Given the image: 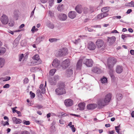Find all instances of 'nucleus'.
Masks as SVG:
<instances>
[{"instance_id":"nucleus-1","label":"nucleus","mask_w":134,"mask_h":134,"mask_svg":"<svg viewBox=\"0 0 134 134\" xmlns=\"http://www.w3.org/2000/svg\"><path fill=\"white\" fill-rule=\"evenodd\" d=\"M82 62L88 67H91L93 65V61L91 59L82 57L80 59L77 63L76 67L77 69H81Z\"/></svg>"},{"instance_id":"nucleus-2","label":"nucleus","mask_w":134,"mask_h":134,"mask_svg":"<svg viewBox=\"0 0 134 134\" xmlns=\"http://www.w3.org/2000/svg\"><path fill=\"white\" fill-rule=\"evenodd\" d=\"M65 84L64 83H59V87L55 89V91L56 94L59 95L65 94L66 93L65 89Z\"/></svg>"},{"instance_id":"nucleus-3","label":"nucleus","mask_w":134,"mask_h":134,"mask_svg":"<svg viewBox=\"0 0 134 134\" xmlns=\"http://www.w3.org/2000/svg\"><path fill=\"white\" fill-rule=\"evenodd\" d=\"M117 62L116 59L114 57H110L107 61V66L109 70H113V67Z\"/></svg>"},{"instance_id":"nucleus-4","label":"nucleus","mask_w":134,"mask_h":134,"mask_svg":"<svg viewBox=\"0 0 134 134\" xmlns=\"http://www.w3.org/2000/svg\"><path fill=\"white\" fill-rule=\"evenodd\" d=\"M33 60L31 62V64L32 65H36L39 64H41L42 61L40 58L38 54H36L32 58Z\"/></svg>"},{"instance_id":"nucleus-5","label":"nucleus","mask_w":134,"mask_h":134,"mask_svg":"<svg viewBox=\"0 0 134 134\" xmlns=\"http://www.w3.org/2000/svg\"><path fill=\"white\" fill-rule=\"evenodd\" d=\"M58 56H64L68 54V49L66 48H63L60 49L57 52Z\"/></svg>"},{"instance_id":"nucleus-6","label":"nucleus","mask_w":134,"mask_h":134,"mask_svg":"<svg viewBox=\"0 0 134 134\" xmlns=\"http://www.w3.org/2000/svg\"><path fill=\"white\" fill-rule=\"evenodd\" d=\"M112 94L109 93L107 94L105 96L104 99V101L105 103H107L110 102L111 99Z\"/></svg>"},{"instance_id":"nucleus-7","label":"nucleus","mask_w":134,"mask_h":134,"mask_svg":"<svg viewBox=\"0 0 134 134\" xmlns=\"http://www.w3.org/2000/svg\"><path fill=\"white\" fill-rule=\"evenodd\" d=\"M87 47L90 50H94L96 48L95 44L92 41H90L88 43Z\"/></svg>"},{"instance_id":"nucleus-8","label":"nucleus","mask_w":134,"mask_h":134,"mask_svg":"<svg viewBox=\"0 0 134 134\" xmlns=\"http://www.w3.org/2000/svg\"><path fill=\"white\" fill-rule=\"evenodd\" d=\"M1 20L3 24H7L8 22V17L6 15L3 14L1 16Z\"/></svg>"},{"instance_id":"nucleus-9","label":"nucleus","mask_w":134,"mask_h":134,"mask_svg":"<svg viewBox=\"0 0 134 134\" xmlns=\"http://www.w3.org/2000/svg\"><path fill=\"white\" fill-rule=\"evenodd\" d=\"M64 103L65 105L67 107L71 106L73 104V100L70 99H65L64 101Z\"/></svg>"},{"instance_id":"nucleus-10","label":"nucleus","mask_w":134,"mask_h":134,"mask_svg":"<svg viewBox=\"0 0 134 134\" xmlns=\"http://www.w3.org/2000/svg\"><path fill=\"white\" fill-rule=\"evenodd\" d=\"M96 44L97 47L99 48L103 46L104 44V42L102 40L98 39L96 41Z\"/></svg>"},{"instance_id":"nucleus-11","label":"nucleus","mask_w":134,"mask_h":134,"mask_svg":"<svg viewBox=\"0 0 134 134\" xmlns=\"http://www.w3.org/2000/svg\"><path fill=\"white\" fill-rule=\"evenodd\" d=\"M70 64V61L69 59H67L63 61L61 64L63 68H66L68 67Z\"/></svg>"},{"instance_id":"nucleus-12","label":"nucleus","mask_w":134,"mask_h":134,"mask_svg":"<svg viewBox=\"0 0 134 134\" xmlns=\"http://www.w3.org/2000/svg\"><path fill=\"white\" fill-rule=\"evenodd\" d=\"M116 38L114 36H112L111 37H108L107 41L110 45L113 44L116 41Z\"/></svg>"},{"instance_id":"nucleus-13","label":"nucleus","mask_w":134,"mask_h":134,"mask_svg":"<svg viewBox=\"0 0 134 134\" xmlns=\"http://www.w3.org/2000/svg\"><path fill=\"white\" fill-rule=\"evenodd\" d=\"M60 64V62L57 59H54L52 63V65L53 67L57 68L59 66Z\"/></svg>"},{"instance_id":"nucleus-14","label":"nucleus","mask_w":134,"mask_h":134,"mask_svg":"<svg viewBox=\"0 0 134 134\" xmlns=\"http://www.w3.org/2000/svg\"><path fill=\"white\" fill-rule=\"evenodd\" d=\"M93 72L98 74H100L102 72V70L101 69L97 67H94L93 68L92 70Z\"/></svg>"},{"instance_id":"nucleus-15","label":"nucleus","mask_w":134,"mask_h":134,"mask_svg":"<svg viewBox=\"0 0 134 134\" xmlns=\"http://www.w3.org/2000/svg\"><path fill=\"white\" fill-rule=\"evenodd\" d=\"M73 73V70L70 68H69L66 70L65 75L67 77H70L72 75Z\"/></svg>"},{"instance_id":"nucleus-16","label":"nucleus","mask_w":134,"mask_h":134,"mask_svg":"<svg viewBox=\"0 0 134 134\" xmlns=\"http://www.w3.org/2000/svg\"><path fill=\"white\" fill-rule=\"evenodd\" d=\"M76 16V13L74 11H71L69 12L68 14V16L71 19H74Z\"/></svg>"},{"instance_id":"nucleus-17","label":"nucleus","mask_w":134,"mask_h":134,"mask_svg":"<svg viewBox=\"0 0 134 134\" xmlns=\"http://www.w3.org/2000/svg\"><path fill=\"white\" fill-rule=\"evenodd\" d=\"M97 105L95 104H90L87 105V109L90 110H93L97 107Z\"/></svg>"},{"instance_id":"nucleus-18","label":"nucleus","mask_w":134,"mask_h":134,"mask_svg":"<svg viewBox=\"0 0 134 134\" xmlns=\"http://www.w3.org/2000/svg\"><path fill=\"white\" fill-rule=\"evenodd\" d=\"M82 8L81 5H77L75 8V10L79 13H81L82 12Z\"/></svg>"},{"instance_id":"nucleus-19","label":"nucleus","mask_w":134,"mask_h":134,"mask_svg":"<svg viewBox=\"0 0 134 134\" xmlns=\"http://www.w3.org/2000/svg\"><path fill=\"white\" fill-rule=\"evenodd\" d=\"M105 103L104 100L100 99L98 101V104L99 108H102L105 105Z\"/></svg>"},{"instance_id":"nucleus-20","label":"nucleus","mask_w":134,"mask_h":134,"mask_svg":"<svg viewBox=\"0 0 134 134\" xmlns=\"http://www.w3.org/2000/svg\"><path fill=\"white\" fill-rule=\"evenodd\" d=\"M123 71V67L120 65H117L116 69V72L118 74L121 73Z\"/></svg>"},{"instance_id":"nucleus-21","label":"nucleus","mask_w":134,"mask_h":134,"mask_svg":"<svg viewBox=\"0 0 134 134\" xmlns=\"http://www.w3.org/2000/svg\"><path fill=\"white\" fill-rule=\"evenodd\" d=\"M46 86V81L45 82V86H44L43 85V84H41L40 86V89H41V92L43 94H44L45 93V87Z\"/></svg>"},{"instance_id":"nucleus-22","label":"nucleus","mask_w":134,"mask_h":134,"mask_svg":"<svg viewBox=\"0 0 134 134\" xmlns=\"http://www.w3.org/2000/svg\"><path fill=\"white\" fill-rule=\"evenodd\" d=\"M59 17L60 20L62 21H65L66 19L67 16L65 14H62L59 15Z\"/></svg>"},{"instance_id":"nucleus-23","label":"nucleus","mask_w":134,"mask_h":134,"mask_svg":"<svg viewBox=\"0 0 134 134\" xmlns=\"http://www.w3.org/2000/svg\"><path fill=\"white\" fill-rule=\"evenodd\" d=\"M46 25L48 27L51 29H53L54 27V25L48 20L47 21Z\"/></svg>"},{"instance_id":"nucleus-24","label":"nucleus","mask_w":134,"mask_h":134,"mask_svg":"<svg viewBox=\"0 0 134 134\" xmlns=\"http://www.w3.org/2000/svg\"><path fill=\"white\" fill-rule=\"evenodd\" d=\"M13 122L15 124H20L21 122V120L20 119L17 118L15 117H13L12 118Z\"/></svg>"},{"instance_id":"nucleus-25","label":"nucleus","mask_w":134,"mask_h":134,"mask_svg":"<svg viewBox=\"0 0 134 134\" xmlns=\"http://www.w3.org/2000/svg\"><path fill=\"white\" fill-rule=\"evenodd\" d=\"M44 38V36H40L36 38V42L38 43L41 41H43Z\"/></svg>"},{"instance_id":"nucleus-26","label":"nucleus","mask_w":134,"mask_h":134,"mask_svg":"<svg viewBox=\"0 0 134 134\" xmlns=\"http://www.w3.org/2000/svg\"><path fill=\"white\" fill-rule=\"evenodd\" d=\"M78 106L79 108V109L81 110H83L84 109L85 107V104L83 103H79L78 105Z\"/></svg>"},{"instance_id":"nucleus-27","label":"nucleus","mask_w":134,"mask_h":134,"mask_svg":"<svg viewBox=\"0 0 134 134\" xmlns=\"http://www.w3.org/2000/svg\"><path fill=\"white\" fill-rule=\"evenodd\" d=\"M18 11L16 10L14 12V18L16 20L18 19L19 17V15Z\"/></svg>"},{"instance_id":"nucleus-28","label":"nucleus","mask_w":134,"mask_h":134,"mask_svg":"<svg viewBox=\"0 0 134 134\" xmlns=\"http://www.w3.org/2000/svg\"><path fill=\"white\" fill-rule=\"evenodd\" d=\"M48 81L50 84L52 85H56V82L55 81H54L52 78H51L49 79Z\"/></svg>"},{"instance_id":"nucleus-29","label":"nucleus","mask_w":134,"mask_h":134,"mask_svg":"<svg viewBox=\"0 0 134 134\" xmlns=\"http://www.w3.org/2000/svg\"><path fill=\"white\" fill-rule=\"evenodd\" d=\"M5 63V60L3 58H1V68H2Z\"/></svg>"},{"instance_id":"nucleus-30","label":"nucleus","mask_w":134,"mask_h":134,"mask_svg":"<svg viewBox=\"0 0 134 134\" xmlns=\"http://www.w3.org/2000/svg\"><path fill=\"white\" fill-rule=\"evenodd\" d=\"M38 68L36 67H34L31 68L30 69V71L31 72H35L38 70Z\"/></svg>"},{"instance_id":"nucleus-31","label":"nucleus","mask_w":134,"mask_h":134,"mask_svg":"<svg viewBox=\"0 0 134 134\" xmlns=\"http://www.w3.org/2000/svg\"><path fill=\"white\" fill-rule=\"evenodd\" d=\"M100 80L101 83H107V78L104 77L102 78Z\"/></svg>"},{"instance_id":"nucleus-32","label":"nucleus","mask_w":134,"mask_h":134,"mask_svg":"<svg viewBox=\"0 0 134 134\" xmlns=\"http://www.w3.org/2000/svg\"><path fill=\"white\" fill-rule=\"evenodd\" d=\"M116 97L117 99L118 100H121L122 97V94L120 93H117L116 95Z\"/></svg>"},{"instance_id":"nucleus-33","label":"nucleus","mask_w":134,"mask_h":134,"mask_svg":"<svg viewBox=\"0 0 134 134\" xmlns=\"http://www.w3.org/2000/svg\"><path fill=\"white\" fill-rule=\"evenodd\" d=\"M5 48L4 47L1 48V55L3 54L6 52Z\"/></svg>"},{"instance_id":"nucleus-34","label":"nucleus","mask_w":134,"mask_h":134,"mask_svg":"<svg viewBox=\"0 0 134 134\" xmlns=\"http://www.w3.org/2000/svg\"><path fill=\"white\" fill-rule=\"evenodd\" d=\"M113 70H110L109 71V74L111 78L113 79L115 77L113 74Z\"/></svg>"},{"instance_id":"nucleus-35","label":"nucleus","mask_w":134,"mask_h":134,"mask_svg":"<svg viewBox=\"0 0 134 134\" xmlns=\"http://www.w3.org/2000/svg\"><path fill=\"white\" fill-rule=\"evenodd\" d=\"M101 11L103 13L107 12L109 11V9L107 7H104L102 9Z\"/></svg>"},{"instance_id":"nucleus-36","label":"nucleus","mask_w":134,"mask_h":134,"mask_svg":"<svg viewBox=\"0 0 134 134\" xmlns=\"http://www.w3.org/2000/svg\"><path fill=\"white\" fill-rule=\"evenodd\" d=\"M83 12L85 14H86L89 12V10L88 8L85 7L83 9Z\"/></svg>"},{"instance_id":"nucleus-37","label":"nucleus","mask_w":134,"mask_h":134,"mask_svg":"<svg viewBox=\"0 0 134 134\" xmlns=\"http://www.w3.org/2000/svg\"><path fill=\"white\" fill-rule=\"evenodd\" d=\"M56 71V70L55 69H52L50 71V75H53L54 74Z\"/></svg>"},{"instance_id":"nucleus-38","label":"nucleus","mask_w":134,"mask_h":134,"mask_svg":"<svg viewBox=\"0 0 134 134\" xmlns=\"http://www.w3.org/2000/svg\"><path fill=\"white\" fill-rule=\"evenodd\" d=\"M134 4V2L133 1H131L130 2L127 3L126 5L128 6L133 7Z\"/></svg>"},{"instance_id":"nucleus-39","label":"nucleus","mask_w":134,"mask_h":134,"mask_svg":"<svg viewBox=\"0 0 134 134\" xmlns=\"http://www.w3.org/2000/svg\"><path fill=\"white\" fill-rule=\"evenodd\" d=\"M54 81H55L57 83V81L59 79V77L58 75H56L52 78Z\"/></svg>"},{"instance_id":"nucleus-40","label":"nucleus","mask_w":134,"mask_h":134,"mask_svg":"<svg viewBox=\"0 0 134 134\" xmlns=\"http://www.w3.org/2000/svg\"><path fill=\"white\" fill-rule=\"evenodd\" d=\"M104 18V15L103 13L100 14L97 16V18L98 19H101Z\"/></svg>"},{"instance_id":"nucleus-41","label":"nucleus","mask_w":134,"mask_h":134,"mask_svg":"<svg viewBox=\"0 0 134 134\" xmlns=\"http://www.w3.org/2000/svg\"><path fill=\"white\" fill-rule=\"evenodd\" d=\"M14 22L13 21H9V23H8V25L10 27H12L14 25Z\"/></svg>"},{"instance_id":"nucleus-42","label":"nucleus","mask_w":134,"mask_h":134,"mask_svg":"<svg viewBox=\"0 0 134 134\" xmlns=\"http://www.w3.org/2000/svg\"><path fill=\"white\" fill-rule=\"evenodd\" d=\"M57 39L55 38H50L49 39V41L51 42H53L56 41Z\"/></svg>"},{"instance_id":"nucleus-43","label":"nucleus","mask_w":134,"mask_h":134,"mask_svg":"<svg viewBox=\"0 0 134 134\" xmlns=\"http://www.w3.org/2000/svg\"><path fill=\"white\" fill-rule=\"evenodd\" d=\"M30 94L31 98H33L35 97V94L32 92V91H30Z\"/></svg>"},{"instance_id":"nucleus-44","label":"nucleus","mask_w":134,"mask_h":134,"mask_svg":"<svg viewBox=\"0 0 134 134\" xmlns=\"http://www.w3.org/2000/svg\"><path fill=\"white\" fill-rule=\"evenodd\" d=\"M85 30H88L89 32H92L95 31L93 29L91 28H89L87 27H85Z\"/></svg>"},{"instance_id":"nucleus-45","label":"nucleus","mask_w":134,"mask_h":134,"mask_svg":"<svg viewBox=\"0 0 134 134\" xmlns=\"http://www.w3.org/2000/svg\"><path fill=\"white\" fill-rule=\"evenodd\" d=\"M54 1L52 0H49V6L51 7L54 4Z\"/></svg>"},{"instance_id":"nucleus-46","label":"nucleus","mask_w":134,"mask_h":134,"mask_svg":"<svg viewBox=\"0 0 134 134\" xmlns=\"http://www.w3.org/2000/svg\"><path fill=\"white\" fill-rule=\"evenodd\" d=\"M11 77L10 76H6L5 77L3 80V81H7L10 80Z\"/></svg>"},{"instance_id":"nucleus-47","label":"nucleus","mask_w":134,"mask_h":134,"mask_svg":"<svg viewBox=\"0 0 134 134\" xmlns=\"http://www.w3.org/2000/svg\"><path fill=\"white\" fill-rule=\"evenodd\" d=\"M2 124L3 126H5V125H9V124L7 121L3 122V121H2Z\"/></svg>"},{"instance_id":"nucleus-48","label":"nucleus","mask_w":134,"mask_h":134,"mask_svg":"<svg viewBox=\"0 0 134 134\" xmlns=\"http://www.w3.org/2000/svg\"><path fill=\"white\" fill-rule=\"evenodd\" d=\"M21 134H30V133L26 130H24L21 132Z\"/></svg>"},{"instance_id":"nucleus-49","label":"nucleus","mask_w":134,"mask_h":134,"mask_svg":"<svg viewBox=\"0 0 134 134\" xmlns=\"http://www.w3.org/2000/svg\"><path fill=\"white\" fill-rule=\"evenodd\" d=\"M23 122L24 124L26 125H30V124L29 121H26V120L23 121Z\"/></svg>"},{"instance_id":"nucleus-50","label":"nucleus","mask_w":134,"mask_h":134,"mask_svg":"<svg viewBox=\"0 0 134 134\" xmlns=\"http://www.w3.org/2000/svg\"><path fill=\"white\" fill-rule=\"evenodd\" d=\"M80 41V38H78L77 39L75 40V41L73 42L74 43L76 44H77L79 43Z\"/></svg>"},{"instance_id":"nucleus-51","label":"nucleus","mask_w":134,"mask_h":134,"mask_svg":"<svg viewBox=\"0 0 134 134\" xmlns=\"http://www.w3.org/2000/svg\"><path fill=\"white\" fill-rule=\"evenodd\" d=\"M129 36V35L127 34L122 35H121V38L122 39L124 40L125 38Z\"/></svg>"},{"instance_id":"nucleus-52","label":"nucleus","mask_w":134,"mask_h":134,"mask_svg":"<svg viewBox=\"0 0 134 134\" xmlns=\"http://www.w3.org/2000/svg\"><path fill=\"white\" fill-rule=\"evenodd\" d=\"M41 93H42L41 92V91L40 90L38 89L37 90L36 92V94L38 95V96L41 95Z\"/></svg>"},{"instance_id":"nucleus-53","label":"nucleus","mask_w":134,"mask_h":134,"mask_svg":"<svg viewBox=\"0 0 134 134\" xmlns=\"http://www.w3.org/2000/svg\"><path fill=\"white\" fill-rule=\"evenodd\" d=\"M119 126H115V130L116 131V132L118 134H119V130L120 129H119Z\"/></svg>"},{"instance_id":"nucleus-54","label":"nucleus","mask_w":134,"mask_h":134,"mask_svg":"<svg viewBox=\"0 0 134 134\" xmlns=\"http://www.w3.org/2000/svg\"><path fill=\"white\" fill-rule=\"evenodd\" d=\"M24 57V54H20L19 56V61H21L22 59Z\"/></svg>"},{"instance_id":"nucleus-55","label":"nucleus","mask_w":134,"mask_h":134,"mask_svg":"<svg viewBox=\"0 0 134 134\" xmlns=\"http://www.w3.org/2000/svg\"><path fill=\"white\" fill-rule=\"evenodd\" d=\"M70 127L71 128L73 132H74L75 131L76 129L74 127V125H71Z\"/></svg>"},{"instance_id":"nucleus-56","label":"nucleus","mask_w":134,"mask_h":134,"mask_svg":"<svg viewBox=\"0 0 134 134\" xmlns=\"http://www.w3.org/2000/svg\"><path fill=\"white\" fill-rule=\"evenodd\" d=\"M24 84H26L28 82L29 80L27 78H25L24 80Z\"/></svg>"},{"instance_id":"nucleus-57","label":"nucleus","mask_w":134,"mask_h":134,"mask_svg":"<svg viewBox=\"0 0 134 134\" xmlns=\"http://www.w3.org/2000/svg\"><path fill=\"white\" fill-rule=\"evenodd\" d=\"M90 9L89 10V12L90 13H92L94 12V9L93 7L92 6H90Z\"/></svg>"},{"instance_id":"nucleus-58","label":"nucleus","mask_w":134,"mask_h":134,"mask_svg":"<svg viewBox=\"0 0 134 134\" xmlns=\"http://www.w3.org/2000/svg\"><path fill=\"white\" fill-rule=\"evenodd\" d=\"M10 87V85L8 84H7L4 85L3 86L4 88H8Z\"/></svg>"},{"instance_id":"nucleus-59","label":"nucleus","mask_w":134,"mask_h":134,"mask_svg":"<svg viewBox=\"0 0 134 134\" xmlns=\"http://www.w3.org/2000/svg\"><path fill=\"white\" fill-rule=\"evenodd\" d=\"M92 27H94V28H100L101 26L100 25H96L92 26H91Z\"/></svg>"},{"instance_id":"nucleus-60","label":"nucleus","mask_w":134,"mask_h":134,"mask_svg":"<svg viewBox=\"0 0 134 134\" xmlns=\"http://www.w3.org/2000/svg\"><path fill=\"white\" fill-rule=\"evenodd\" d=\"M35 107L39 109L42 108V106L41 105H37L35 106Z\"/></svg>"},{"instance_id":"nucleus-61","label":"nucleus","mask_w":134,"mask_h":134,"mask_svg":"<svg viewBox=\"0 0 134 134\" xmlns=\"http://www.w3.org/2000/svg\"><path fill=\"white\" fill-rule=\"evenodd\" d=\"M49 14L51 16H53L54 14L53 12L50 11H49Z\"/></svg>"},{"instance_id":"nucleus-62","label":"nucleus","mask_w":134,"mask_h":134,"mask_svg":"<svg viewBox=\"0 0 134 134\" xmlns=\"http://www.w3.org/2000/svg\"><path fill=\"white\" fill-rule=\"evenodd\" d=\"M35 28H36V27L35 26H34L32 27L31 30V31L32 32L34 33V32H35Z\"/></svg>"},{"instance_id":"nucleus-63","label":"nucleus","mask_w":134,"mask_h":134,"mask_svg":"<svg viewBox=\"0 0 134 134\" xmlns=\"http://www.w3.org/2000/svg\"><path fill=\"white\" fill-rule=\"evenodd\" d=\"M70 115H72L73 116H77L78 117H80V115H76V114H70Z\"/></svg>"},{"instance_id":"nucleus-64","label":"nucleus","mask_w":134,"mask_h":134,"mask_svg":"<svg viewBox=\"0 0 134 134\" xmlns=\"http://www.w3.org/2000/svg\"><path fill=\"white\" fill-rule=\"evenodd\" d=\"M132 11V10L131 9H129L127 11L126 13L127 14H129Z\"/></svg>"}]
</instances>
